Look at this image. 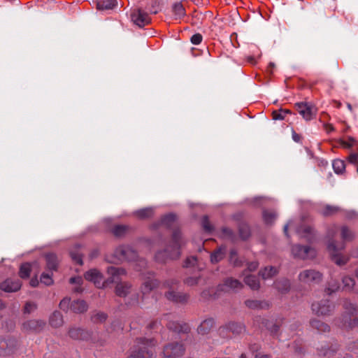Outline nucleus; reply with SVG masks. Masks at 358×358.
Here are the masks:
<instances>
[{"label": "nucleus", "instance_id": "obj_37", "mask_svg": "<svg viewBox=\"0 0 358 358\" xmlns=\"http://www.w3.org/2000/svg\"><path fill=\"white\" fill-rule=\"evenodd\" d=\"M244 281L251 289H258L259 287V282L257 277L248 275L245 277Z\"/></svg>", "mask_w": 358, "mask_h": 358}, {"label": "nucleus", "instance_id": "obj_55", "mask_svg": "<svg viewBox=\"0 0 358 358\" xmlns=\"http://www.w3.org/2000/svg\"><path fill=\"white\" fill-rule=\"evenodd\" d=\"M36 308V305L32 302H27L24 306V313H30Z\"/></svg>", "mask_w": 358, "mask_h": 358}, {"label": "nucleus", "instance_id": "obj_61", "mask_svg": "<svg viewBox=\"0 0 358 358\" xmlns=\"http://www.w3.org/2000/svg\"><path fill=\"white\" fill-rule=\"evenodd\" d=\"M258 267V264L257 262H250L248 266V269L251 271H255V269H257V268Z\"/></svg>", "mask_w": 358, "mask_h": 358}, {"label": "nucleus", "instance_id": "obj_64", "mask_svg": "<svg viewBox=\"0 0 358 358\" xmlns=\"http://www.w3.org/2000/svg\"><path fill=\"white\" fill-rule=\"evenodd\" d=\"M31 287H36L38 285V280L37 277L32 278L29 282Z\"/></svg>", "mask_w": 358, "mask_h": 358}, {"label": "nucleus", "instance_id": "obj_48", "mask_svg": "<svg viewBox=\"0 0 358 358\" xmlns=\"http://www.w3.org/2000/svg\"><path fill=\"white\" fill-rule=\"evenodd\" d=\"M107 318L106 314L103 313H96L92 316V320L94 323H101L106 321Z\"/></svg>", "mask_w": 358, "mask_h": 358}, {"label": "nucleus", "instance_id": "obj_13", "mask_svg": "<svg viewBox=\"0 0 358 358\" xmlns=\"http://www.w3.org/2000/svg\"><path fill=\"white\" fill-rule=\"evenodd\" d=\"M173 282H171V284ZM165 286L170 288L166 293V297L168 300L172 301L176 303H184L188 299V296L182 292H178L174 290V287L169 282H166Z\"/></svg>", "mask_w": 358, "mask_h": 358}, {"label": "nucleus", "instance_id": "obj_15", "mask_svg": "<svg viewBox=\"0 0 358 358\" xmlns=\"http://www.w3.org/2000/svg\"><path fill=\"white\" fill-rule=\"evenodd\" d=\"M22 286L17 278H8L0 284V289L6 292H17Z\"/></svg>", "mask_w": 358, "mask_h": 358}, {"label": "nucleus", "instance_id": "obj_6", "mask_svg": "<svg viewBox=\"0 0 358 358\" xmlns=\"http://www.w3.org/2000/svg\"><path fill=\"white\" fill-rule=\"evenodd\" d=\"M115 257L118 261H136L138 255L131 247L129 246H120L115 252Z\"/></svg>", "mask_w": 358, "mask_h": 358}, {"label": "nucleus", "instance_id": "obj_17", "mask_svg": "<svg viewBox=\"0 0 358 358\" xmlns=\"http://www.w3.org/2000/svg\"><path fill=\"white\" fill-rule=\"evenodd\" d=\"M45 325V322L42 320H29L22 324V330L25 332H39Z\"/></svg>", "mask_w": 358, "mask_h": 358}, {"label": "nucleus", "instance_id": "obj_3", "mask_svg": "<svg viewBox=\"0 0 358 358\" xmlns=\"http://www.w3.org/2000/svg\"><path fill=\"white\" fill-rule=\"evenodd\" d=\"M181 236L180 231H174L172 236V244L164 251L167 258L174 259L180 255Z\"/></svg>", "mask_w": 358, "mask_h": 358}, {"label": "nucleus", "instance_id": "obj_31", "mask_svg": "<svg viewBox=\"0 0 358 358\" xmlns=\"http://www.w3.org/2000/svg\"><path fill=\"white\" fill-rule=\"evenodd\" d=\"M108 272L109 274L112 275L111 282H116L118 280V278L121 275H124L126 274L124 269L121 268H117L115 266H110L108 268Z\"/></svg>", "mask_w": 358, "mask_h": 358}, {"label": "nucleus", "instance_id": "obj_11", "mask_svg": "<svg viewBox=\"0 0 358 358\" xmlns=\"http://www.w3.org/2000/svg\"><path fill=\"white\" fill-rule=\"evenodd\" d=\"M131 19L132 22L139 27H143L148 24L151 21L149 15L141 9H134L132 10Z\"/></svg>", "mask_w": 358, "mask_h": 358}, {"label": "nucleus", "instance_id": "obj_20", "mask_svg": "<svg viewBox=\"0 0 358 358\" xmlns=\"http://www.w3.org/2000/svg\"><path fill=\"white\" fill-rule=\"evenodd\" d=\"M167 327L170 330L178 333L187 334L189 331V327L188 324L185 323L180 324L173 321H170L167 324Z\"/></svg>", "mask_w": 358, "mask_h": 358}, {"label": "nucleus", "instance_id": "obj_22", "mask_svg": "<svg viewBox=\"0 0 358 358\" xmlns=\"http://www.w3.org/2000/svg\"><path fill=\"white\" fill-rule=\"evenodd\" d=\"M158 285V281L154 278L152 275H151L150 276L148 277L143 282L142 292L143 294L149 293Z\"/></svg>", "mask_w": 358, "mask_h": 358}, {"label": "nucleus", "instance_id": "obj_5", "mask_svg": "<svg viewBox=\"0 0 358 358\" xmlns=\"http://www.w3.org/2000/svg\"><path fill=\"white\" fill-rule=\"evenodd\" d=\"M18 347V341L13 337L0 338V355L7 356L13 354Z\"/></svg>", "mask_w": 358, "mask_h": 358}, {"label": "nucleus", "instance_id": "obj_63", "mask_svg": "<svg viewBox=\"0 0 358 358\" xmlns=\"http://www.w3.org/2000/svg\"><path fill=\"white\" fill-rule=\"evenodd\" d=\"M349 160L352 163H355L358 160V155H357V154H351L349 156Z\"/></svg>", "mask_w": 358, "mask_h": 358}, {"label": "nucleus", "instance_id": "obj_8", "mask_svg": "<svg viewBox=\"0 0 358 358\" xmlns=\"http://www.w3.org/2000/svg\"><path fill=\"white\" fill-rule=\"evenodd\" d=\"M334 308L333 303L327 299L312 304V310L317 315H328L333 311Z\"/></svg>", "mask_w": 358, "mask_h": 358}, {"label": "nucleus", "instance_id": "obj_33", "mask_svg": "<svg viewBox=\"0 0 358 358\" xmlns=\"http://www.w3.org/2000/svg\"><path fill=\"white\" fill-rule=\"evenodd\" d=\"M226 248L224 246L220 247L217 250H215L211 256L210 260L212 263H217L222 259L225 255Z\"/></svg>", "mask_w": 358, "mask_h": 358}, {"label": "nucleus", "instance_id": "obj_30", "mask_svg": "<svg viewBox=\"0 0 358 358\" xmlns=\"http://www.w3.org/2000/svg\"><path fill=\"white\" fill-rule=\"evenodd\" d=\"M131 285L127 282L118 283L115 288L116 294L121 297H124L129 293Z\"/></svg>", "mask_w": 358, "mask_h": 358}, {"label": "nucleus", "instance_id": "obj_4", "mask_svg": "<svg viewBox=\"0 0 358 358\" xmlns=\"http://www.w3.org/2000/svg\"><path fill=\"white\" fill-rule=\"evenodd\" d=\"M185 348L183 344L178 342L170 343L163 349V358H180L185 354Z\"/></svg>", "mask_w": 358, "mask_h": 358}, {"label": "nucleus", "instance_id": "obj_59", "mask_svg": "<svg viewBox=\"0 0 358 358\" xmlns=\"http://www.w3.org/2000/svg\"><path fill=\"white\" fill-rule=\"evenodd\" d=\"M83 280H82V278L81 277H73V278H70V282L71 284H77V285H80L81 282H82Z\"/></svg>", "mask_w": 358, "mask_h": 358}, {"label": "nucleus", "instance_id": "obj_53", "mask_svg": "<svg viewBox=\"0 0 358 358\" xmlns=\"http://www.w3.org/2000/svg\"><path fill=\"white\" fill-rule=\"evenodd\" d=\"M70 299L65 298L62 299L59 303V307L63 310H67L69 307L71 308Z\"/></svg>", "mask_w": 358, "mask_h": 358}, {"label": "nucleus", "instance_id": "obj_49", "mask_svg": "<svg viewBox=\"0 0 358 358\" xmlns=\"http://www.w3.org/2000/svg\"><path fill=\"white\" fill-rule=\"evenodd\" d=\"M127 227L124 225H117L113 229V233L116 236H121L126 232Z\"/></svg>", "mask_w": 358, "mask_h": 358}, {"label": "nucleus", "instance_id": "obj_58", "mask_svg": "<svg viewBox=\"0 0 358 358\" xmlns=\"http://www.w3.org/2000/svg\"><path fill=\"white\" fill-rule=\"evenodd\" d=\"M355 143V140L353 138L349 137L346 141H343L342 144L347 148L352 147Z\"/></svg>", "mask_w": 358, "mask_h": 358}, {"label": "nucleus", "instance_id": "obj_21", "mask_svg": "<svg viewBox=\"0 0 358 358\" xmlns=\"http://www.w3.org/2000/svg\"><path fill=\"white\" fill-rule=\"evenodd\" d=\"M214 320L211 318L203 320L197 329L198 333L201 335L208 334L213 328Z\"/></svg>", "mask_w": 358, "mask_h": 358}, {"label": "nucleus", "instance_id": "obj_50", "mask_svg": "<svg viewBox=\"0 0 358 358\" xmlns=\"http://www.w3.org/2000/svg\"><path fill=\"white\" fill-rule=\"evenodd\" d=\"M70 254L73 262L80 265L83 264V255L80 252L71 251Z\"/></svg>", "mask_w": 358, "mask_h": 358}, {"label": "nucleus", "instance_id": "obj_38", "mask_svg": "<svg viewBox=\"0 0 358 358\" xmlns=\"http://www.w3.org/2000/svg\"><path fill=\"white\" fill-rule=\"evenodd\" d=\"M310 325L313 328L321 332H326L329 330V327L319 320H312L310 321Z\"/></svg>", "mask_w": 358, "mask_h": 358}, {"label": "nucleus", "instance_id": "obj_56", "mask_svg": "<svg viewBox=\"0 0 358 358\" xmlns=\"http://www.w3.org/2000/svg\"><path fill=\"white\" fill-rule=\"evenodd\" d=\"M196 263V258L194 257H187L185 262V266L189 267L195 265Z\"/></svg>", "mask_w": 358, "mask_h": 358}, {"label": "nucleus", "instance_id": "obj_60", "mask_svg": "<svg viewBox=\"0 0 358 358\" xmlns=\"http://www.w3.org/2000/svg\"><path fill=\"white\" fill-rule=\"evenodd\" d=\"M176 219V216L173 214L167 215L164 218V222H173Z\"/></svg>", "mask_w": 358, "mask_h": 358}, {"label": "nucleus", "instance_id": "obj_34", "mask_svg": "<svg viewBox=\"0 0 358 358\" xmlns=\"http://www.w3.org/2000/svg\"><path fill=\"white\" fill-rule=\"evenodd\" d=\"M275 286L280 293L284 294L289 291L290 283L287 279H281L275 282Z\"/></svg>", "mask_w": 358, "mask_h": 358}, {"label": "nucleus", "instance_id": "obj_29", "mask_svg": "<svg viewBox=\"0 0 358 358\" xmlns=\"http://www.w3.org/2000/svg\"><path fill=\"white\" fill-rule=\"evenodd\" d=\"M71 309L74 313H80L87 310V305L85 301L77 300L71 303Z\"/></svg>", "mask_w": 358, "mask_h": 358}, {"label": "nucleus", "instance_id": "obj_23", "mask_svg": "<svg viewBox=\"0 0 358 358\" xmlns=\"http://www.w3.org/2000/svg\"><path fill=\"white\" fill-rule=\"evenodd\" d=\"M245 305L251 309H267L269 308L268 302L266 301L247 300Z\"/></svg>", "mask_w": 358, "mask_h": 358}, {"label": "nucleus", "instance_id": "obj_54", "mask_svg": "<svg viewBox=\"0 0 358 358\" xmlns=\"http://www.w3.org/2000/svg\"><path fill=\"white\" fill-rule=\"evenodd\" d=\"M202 226L205 231H210L212 230V226L207 217H204L202 220Z\"/></svg>", "mask_w": 358, "mask_h": 358}, {"label": "nucleus", "instance_id": "obj_40", "mask_svg": "<svg viewBox=\"0 0 358 358\" xmlns=\"http://www.w3.org/2000/svg\"><path fill=\"white\" fill-rule=\"evenodd\" d=\"M332 166L334 171L338 174L342 173L345 169L344 161L338 159L333 161Z\"/></svg>", "mask_w": 358, "mask_h": 358}, {"label": "nucleus", "instance_id": "obj_62", "mask_svg": "<svg viewBox=\"0 0 358 358\" xmlns=\"http://www.w3.org/2000/svg\"><path fill=\"white\" fill-rule=\"evenodd\" d=\"M197 280L196 278H189L186 280L185 282L189 285H194L197 283Z\"/></svg>", "mask_w": 358, "mask_h": 358}, {"label": "nucleus", "instance_id": "obj_19", "mask_svg": "<svg viewBox=\"0 0 358 358\" xmlns=\"http://www.w3.org/2000/svg\"><path fill=\"white\" fill-rule=\"evenodd\" d=\"M225 329H229L234 335H238L245 331V327L241 323L230 322L227 327L220 329V334L223 336H225L224 334Z\"/></svg>", "mask_w": 358, "mask_h": 358}, {"label": "nucleus", "instance_id": "obj_36", "mask_svg": "<svg viewBox=\"0 0 358 358\" xmlns=\"http://www.w3.org/2000/svg\"><path fill=\"white\" fill-rule=\"evenodd\" d=\"M172 9L176 20H180L185 15V10L181 3H174Z\"/></svg>", "mask_w": 358, "mask_h": 358}, {"label": "nucleus", "instance_id": "obj_25", "mask_svg": "<svg viewBox=\"0 0 358 358\" xmlns=\"http://www.w3.org/2000/svg\"><path fill=\"white\" fill-rule=\"evenodd\" d=\"M117 6V0H97L96 8L98 10H110Z\"/></svg>", "mask_w": 358, "mask_h": 358}, {"label": "nucleus", "instance_id": "obj_16", "mask_svg": "<svg viewBox=\"0 0 358 358\" xmlns=\"http://www.w3.org/2000/svg\"><path fill=\"white\" fill-rule=\"evenodd\" d=\"M85 278L87 280L93 282L94 285L101 288L104 286V282L103 281V276L101 273L96 269H91L86 272Z\"/></svg>", "mask_w": 358, "mask_h": 358}, {"label": "nucleus", "instance_id": "obj_2", "mask_svg": "<svg viewBox=\"0 0 358 358\" xmlns=\"http://www.w3.org/2000/svg\"><path fill=\"white\" fill-rule=\"evenodd\" d=\"M156 344L157 341L154 339L139 338L128 358H152Z\"/></svg>", "mask_w": 358, "mask_h": 358}, {"label": "nucleus", "instance_id": "obj_12", "mask_svg": "<svg viewBox=\"0 0 358 358\" xmlns=\"http://www.w3.org/2000/svg\"><path fill=\"white\" fill-rule=\"evenodd\" d=\"M349 308L348 304H345V308L348 310V315L345 316V320L343 326L349 328H352L358 324V320L355 313H357V306L354 304L349 303Z\"/></svg>", "mask_w": 358, "mask_h": 358}, {"label": "nucleus", "instance_id": "obj_10", "mask_svg": "<svg viewBox=\"0 0 358 358\" xmlns=\"http://www.w3.org/2000/svg\"><path fill=\"white\" fill-rule=\"evenodd\" d=\"M292 252L295 257L300 259H312L315 255V250L309 246H302L301 245H296L293 246Z\"/></svg>", "mask_w": 358, "mask_h": 358}, {"label": "nucleus", "instance_id": "obj_42", "mask_svg": "<svg viewBox=\"0 0 358 358\" xmlns=\"http://www.w3.org/2000/svg\"><path fill=\"white\" fill-rule=\"evenodd\" d=\"M153 215V209L147 208L138 210L136 212V215L141 219L149 218Z\"/></svg>", "mask_w": 358, "mask_h": 358}, {"label": "nucleus", "instance_id": "obj_32", "mask_svg": "<svg viewBox=\"0 0 358 358\" xmlns=\"http://www.w3.org/2000/svg\"><path fill=\"white\" fill-rule=\"evenodd\" d=\"M45 261L47 268L49 270H56L58 264V261L56 255L52 253H49L45 255Z\"/></svg>", "mask_w": 358, "mask_h": 358}, {"label": "nucleus", "instance_id": "obj_1", "mask_svg": "<svg viewBox=\"0 0 358 358\" xmlns=\"http://www.w3.org/2000/svg\"><path fill=\"white\" fill-rule=\"evenodd\" d=\"M338 231L336 225L331 226L327 232V238L328 241L327 249L329 252L332 260L338 265H343L347 263L348 258L342 255L341 251L344 248V243L336 244L335 237Z\"/></svg>", "mask_w": 358, "mask_h": 358}, {"label": "nucleus", "instance_id": "obj_41", "mask_svg": "<svg viewBox=\"0 0 358 358\" xmlns=\"http://www.w3.org/2000/svg\"><path fill=\"white\" fill-rule=\"evenodd\" d=\"M277 272L278 271L275 267H265L264 270L260 271V275L264 279H267L275 275Z\"/></svg>", "mask_w": 358, "mask_h": 358}, {"label": "nucleus", "instance_id": "obj_47", "mask_svg": "<svg viewBox=\"0 0 358 358\" xmlns=\"http://www.w3.org/2000/svg\"><path fill=\"white\" fill-rule=\"evenodd\" d=\"M250 235V229H249V227L245 224H243L241 225H240L239 227V236L240 237L245 240V239H247Z\"/></svg>", "mask_w": 358, "mask_h": 358}, {"label": "nucleus", "instance_id": "obj_26", "mask_svg": "<svg viewBox=\"0 0 358 358\" xmlns=\"http://www.w3.org/2000/svg\"><path fill=\"white\" fill-rule=\"evenodd\" d=\"M37 266L36 263H24L20 266L19 275L21 278H28L30 275L31 271L34 267Z\"/></svg>", "mask_w": 358, "mask_h": 358}, {"label": "nucleus", "instance_id": "obj_9", "mask_svg": "<svg viewBox=\"0 0 358 358\" xmlns=\"http://www.w3.org/2000/svg\"><path fill=\"white\" fill-rule=\"evenodd\" d=\"M243 287L241 282L236 279H234L232 278H226L223 282L218 285L217 292L219 293H216V296H219L220 292H229L231 291H234L236 289H239Z\"/></svg>", "mask_w": 358, "mask_h": 358}, {"label": "nucleus", "instance_id": "obj_52", "mask_svg": "<svg viewBox=\"0 0 358 358\" xmlns=\"http://www.w3.org/2000/svg\"><path fill=\"white\" fill-rule=\"evenodd\" d=\"M202 40H203V36L201 34H199V33L194 34L190 38L192 43H193L194 45L200 44L201 43Z\"/></svg>", "mask_w": 358, "mask_h": 358}, {"label": "nucleus", "instance_id": "obj_46", "mask_svg": "<svg viewBox=\"0 0 358 358\" xmlns=\"http://www.w3.org/2000/svg\"><path fill=\"white\" fill-rule=\"evenodd\" d=\"M276 214L271 210H264L263 213V218L266 224H271L275 219Z\"/></svg>", "mask_w": 358, "mask_h": 358}, {"label": "nucleus", "instance_id": "obj_35", "mask_svg": "<svg viewBox=\"0 0 358 358\" xmlns=\"http://www.w3.org/2000/svg\"><path fill=\"white\" fill-rule=\"evenodd\" d=\"M341 211V208L336 206L326 205L321 209V213L324 216H331Z\"/></svg>", "mask_w": 358, "mask_h": 358}, {"label": "nucleus", "instance_id": "obj_7", "mask_svg": "<svg viewBox=\"0 0 358 358\" xmlns=\"http://www.w3.org/2000/svg\"><path fill=\"white\" fill-rule=\"evenodd\" d=\"M299 280L304 284L318 283L322 280V274L313 269L304 270L299 273Z\"/></svg>", "mask_w": 358, "mask_h": 358}, {"label": "nucleus", "instance_id": "obj_14", "mask_svg": "<svg viewBox=\"0 0 358 358\" xmlns=\"http://www.w3.org/2000/svg\"><path fill=\"white\" fill-rule=\"evenodd\" d=\"M298 113L306 120H310L314 115V108L308 103L299 102L295 103Z\"/></svg>", "mask_w": 358, "mask_h": 358}, {"label": "nucleus", "instance_id": "obj_44", "mask_svg": "<svg viewBox=\"0 0 358 358\" xmlns=\"http://www.w3.org/2000/svg\"><path fill=\"white\" fill-rule=\"evenodd\" d=\"M291 112L287 109H280L278 110H274L272 113V117L273 120H283L287 114Z\"/></svg>", "mask_w": 358, "mask_h": 358}, {"label": "nucleus", "instance_id": "obj_27", "mask_svg": "<svg viewBox=\"0 0 358 358\" xmlns=\"http://www.w3.org/2000/svg\"><path fill=\"white\" fill-rule=\"evenodd\" d=\"M340 231L341 238L344 242L352 241L355 238V234L354 231L347 226L341 227Z\"/></svg>", "mask_w": 358, "mask_h": 358}, {"label": "nucleus", "instance_id": "obj_51", "mask_svg": "<svg viewBox=\"0 0 358 358\" xmlns=\"http://www.w3.org/2000/svg\"><path fill=\"white\" fill-rule=\"evenodd\" d=\"M41 282L45 285H50L53 282L51 275L46 273H43L41 275Z\"/></svg>", "mask_w": 358, "mask_h": 358}, {"label": "nucleus", "instance_id": "obj_57", "mask_svg": "<svg viewBox=\"0 0 358 358\" xmlns=\"http://www.w3.org/2000/svg\"><path fill=\"white\" fill-rule=\"evenodd\" d=\"M292 136L293 141L296 143H301L302 142V136L300 134L296 133L294 129H292Z\"/></svg>", "mask_w": 358, "mask_h": 358}, {"label": "nucleus", "instance_id": "obj_45", "mask_svg": "<svg viewBox=\"0 0 358 358\" xmlns=\"http://www.w3.org/2000/svg\"><path fill=\"white\" fill-rule=\"evenodd\" d=\"M343 284L345 290L350 291L354 287L355 282L353 278L345 276L343 278Z\"/></svg>", "mask_w": 358, "mask_h": 358}, {"label": "nucleus", "instance_id": "obj_28", "mask_svg": "<svg viewBox=\"0 0 358 358\" xmlns=\"http://www.w3.org/2000/svg\"><path fill=\"white\" fill-rule=\"evenodd\" d=\"M63 317L59 311H55L50 317V324L55 328L62 326Z\"/></svg>", "mask_w": 358, "mask_h": 358}, {"label": "nucleus", "instance_id": "obj_18", "mask_svg": "<svg viewBox=\"0 0 358 358\" xmlns=\"http://www.w3.org/2000/svg\"><path fill=\"white\" fill-rule=\"evenodd\" d=\"M69 336L74 340L88 341L90 339L94 340L92 335L85 329L73 327L69 331Z\"/></svg>", "mask_w": 358, "mask_h": 358}, {"label": "nucleus", "instance_id": "obj_39", "mask_svg": "<svg viewBox=\"0 0 358 358\" xmlns=\"http://www.w3.org/2000/svg\"><path fill=\"white\" fill-rule=\"evenodd\" d=\"M250 350L254 354L255 358H272L268 354L259 352V345L258 344H252L249 347Z\"/></svg>", "mask_w": 358, "mask_h": 358}, {"label": "nucleus", "instance_id": "obj_43", "mask_svg": "<svg viewBox=\"0 0 358 358\" xmlns=\"http://www.w3.org/2000/svg\"><path fill=\"white\" fill-rule=\"evenodd\" d=\"M339 288V283L336 280L331 279L329 282L325 289V292L328 294H331L333 292L337 291Z\"/></svg>", "mask_w": 358, "mask_h": 358}, {"label": "nucleus", "instance_id": "obj_24", "mask_svg": "<svg viewBox=\"0 0 358 358\" xmlns=\"http://www.w3.org/2000/svg\"><path fill=\"white\" fill-rule=\"evenodd\" d=\"M297 233L301 236L304 237L307 239L308 241H312L314 238V234L313 230L312 227L307 225H301Z\"/></svg>", "mask_w": 358, "mask_h": 358}]
</instances>
